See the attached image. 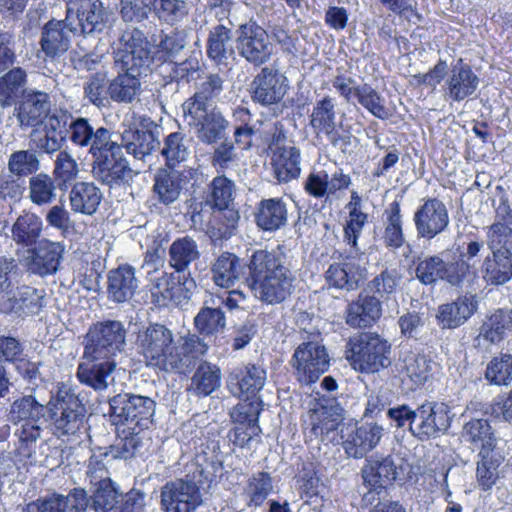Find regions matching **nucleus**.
Segmentation results:
<instances>
[{
    "instance_id": "obj_30",
    "label": "nucleus",
    "mask_w": 512,
    "mask_h": 512,
    "mask_svg": "<svg viewBox=\"0 0 512 512\" xmlns=\"http://www.w3.org/2000/svg\"><path fill=\"white\" fill-rule=\"evenodd\" d=\"M135 268L123 264L112 269L107 274V297L114 303L130 301L138 289Z\"/></svg>"
},
{
    "instance_id": "obj_6",
    "label": "nucleus",
    "mask_w": 512,
    "mask_h": 512,
    "mask_svg": "<svg viewBox=\"0 0 512 512\" xmlns=\"http://www.w3.org/2000/svg\"><path fill=\"white\" fill-rule=\"evenodd\" d=\"M109 417L112 424L149 429L153 424L156 402L148 396L122 392L108 400Z\"/></svg>"
},
{
    "instance_id": "obj_9",
    "label": "nucleus",
    "mask_w": 512,
    "mask_h": 512,
    "mask_svg": "<svg viewBox=\"0 0 512 512\" xmlns=\"http://www.w3.org/2000/svg\"><path fill=\"white\" fill-rule=\"evenodd\" d=\"M107 13L100 0H69L66 24L70 32L84 36L103 32Z\"/></svg>"
},
{
    "instance_id": "obj_23",
    "label": "nucleus",
    "mask_w": 512,
    "mask_h": 512,
    "mask_svg": "<svg viewBox=\"0 0 512 512\" xmlns=\"http://www.w3.org/2000/svg\"><path fill=\"white\" fill-rule=\"evenodd\" d=\"M11 419L18 426L15 435L18 437L17 455L23 465L30 464L32 455L30 444L32 443V396H24L16 400L11 408Z\"/></svg>"
},
{
    "instance_id": "obj_17",
    "label": "nucleus",
    "mask_w": 512,
    "mask_h": 512,
    "mask_svg": "<svg viewBox=\"0 0 512 512\" xmlns=\"http://www.w3.org/2000/svg\"><path fill=\"white\" fill-rule=\"evenodd\" d=\"M70 31L65 20H50L43 29L40 39L41 52L45 55L42 57L41 53H37L36 66L42 74L46 72L52 73L53 70L47 66V63H53L54 59L65 53L70 47Z\"/></svg>"
},
{
    "instance_id": "obj_25",
    "label": "nucleus",
    "mask_w": 512,
    "mask_h": 512,
    "mask_svg": "<svg viewBox=\"0 0 512 512\" xmlns=\"http://www.w3.org/2000/svg\"><path fill=\"white\" fill-rule=\"evenodd\" d=\"M382 316V302L375 295L361 292L345 310V321L352 328L373 326Z\"/></svg>"
},
{
    "instance_id": "obj_36",
    "label": "nucleus",
    "mask_w": 512,
    "mask_h": 512,
    "mask_svg": "<svg viewBox=\"0 0 512 512\" xmlns=\"http://www.w3.org/2000/svg\"><path fill=\"white\" fill-rule=\"evenodd\" d=\"M201 256L199 245L191 236L175 239L168 250V264L177 274L191 273L192 264Z\"/></svg>"
},
{
    "instance_id": "obj_54",
    "label": "nucleus",
    "mask_w": 512,
    "mask_h": 512,
    "mask_svg": "<svg viewBox=\"0 0 512 512\" xmlns=\"http://www.w3.org/2000/svg\"><path fill=\"white\" fill-rule=\"evenodd\" d=\"M348 206L350 208V220L347 222L344 228V239L351 247V249L354 250V253L357 254L359 251L357 241L362 232L364 224L367 222L368 215L360 211V197L355 192L352 193L351 201ZM349 257H354L352 250L349 252Z\"/></svg>"
},
{
    "instance_id": "obj_11",
    "label": "nucleus",
    "mask_w": 512,
    "mask_h": 512,
    "mask_svg": "<svg viewBox=\"0 0 512 512\" xmlns=\"http://www.w3.org/2000/svg\"><path fill=\"white\" fill-rule=\"evenodd\" d=\"M291 366L299 382L311 384L316 382L330 366V359L326 348L319 342H303L295 349Z\"/></svg>"
},
{
    "instance_id": "obj_1",
    "label": "nucleus",
    "mask_w": 512,
    "mask_h": 512,
    "mask_svg": "<svg viewBox=\"0 0 512 512\" xmlns=\"http://www.w3.org/2000/svg\"><path fill=\"white\" fill-rule=\"evenodd\" d=\"M211 274L213 282L222 288L244 280L255 298L267 305L283 303L295 290L296 277L280 251L256 250L248 264L234 253L223 252L213 262Z\"/></svg>"
},
{
    "instance_id": "obj_64",
    "label": "nucleus",
    "mask_w": 512,
    "mask_h": 512,
    "mask_svg": "<svg viewBox=\"0 0 512 512\" xmlns=\"http://www.w3.org/2000/svg\"><path fill=\"white\" fill-rule=\"evenodd\" d=\"M486 243L491 252L512 251V222H494L488 227Z\"/></svg>"
},
{
    "instance_id": "obj_14",
    "label": "nucleus",
    "mask_w": 512,
    "mask_h": 512,
    "mask_svg": "<svg viewBox=\"0 0 512 512\" xmlns=\"http://www.w3.org/2000/svg\"><path fill=\"white\" fill-rule=\"evenodd\" d=\"M160 498L164 512H195L203 504L199 486L188 479H174L165 483Z\"/></svg>"
},
{
    "instance_id": "obj_59",
    "label": "nucleus",
    "mask_w": 512,
    "mask_h": 512,
    "mask_svg": "<svg viewBox=\"0 0 512 512\" xmlns=\"http://www.w3.org/2000/svg\"><path fill=\"white\" fill-rule=\"evenodd\" d=\"M235 184L226 176L215 177L208 186L207 204L214 207H227L233 204Z\"/></svg>"
},
{
    "instance_id": "obj_46",
    "label": "nucleus",
    "mask_w": 512,
    "mask_h": 512,
    "mask_svg": "<svg viewBox=\"0 0 512 512\" xmlns=\"http://www.w3.org/2000/svg\"><path fill=\"white\" fill-rule=\"evenodd\" d=\"M87 503L85 490L73 489L67 496L52 495L51 497L39 500L37 512H85Z\"/></svg>"
},
{
    "instance_id": "obj_56",
    "label": "nucleus",
    "mask_w": 512,
    "mask_h": 512,
    "mask_svg": "<svg viewBox=\"0 0 512 512\" xmlns=\"http://www.w3.org/2000/svg\"><path fill=\"white\" fill-rule=\"evenodd\" d=\"M512 327V318L508 311L499 309L483 323L480 336L492 344L502 341Z\"/></svg>"
},
{
    "instance_id": "obj_38",
    "label": "nucleus",
    "mask_w": 512,
    "mask_h": 512,
    "mask_svg": "<svg viewBox=\"0 0 512 512\" xmlns=\"http://www.w3.org/2000/svg\"><path fill=\"white\" fill-rule=\"evenodd\" d=\"M481 273L491 286H499L512 279V251L491 252L485 257Z\"/></svg>"
},
{
    "instance_id": "obj_61",
    "label": "nucleus",
    "mask_w": 512,
    "mask_h": 512,
    "mask_svg": "<svg viewBox=\"0 0 512 512\" xmlns=\"http://www.w3.org/2000/svg\"><path fill=\"white\" fill-rule=\"evenodd\" d=\"M356 98L374 117L386 120L391 116L389 109L385 106V99L370 85L359 86L356 89Z\"/></svg>"
},
{
    "instance_id": "obj_48",
    "label": "nucleus",
    "mask_w": 512,
    "mask_h": 512,
    "mask_svg": "<svg viewBox=\"0 0 512 512\" xmlns=\"http://www.w3.org/2000/svg\"><path fill=\"white\" fill-rule=\"evenodd\" d=\"M158 151L164 158L165 165L169 169L173 170L189 158V140L181 132H172L160 141V148Z\"/></svg>"
},
{
    "instance_id": "obj_55",
    "label": "nucleus",
    "mask_w": 512,
    "mask_h": 512,
    "mask_svg": "<svg viewBox=\"0 0 512 512\" xmlns=\"http://www.w3.org/2000/svg\"><path fill=\"white\" fill-rule=\"evenodd\" d=\"M399 361L401 371L405 372L414 384L421 385L429 378L430 360L425 355L407 351L401 354Z\"/></svg>"
},
{
    "instance_id": "obj_52",
    "label": "nucleus",
    "mask_w": 512,
    "mask_h": 512,
    "mask_svg": "<svg viewBox=\"0 0 512 512\" xmlns=\"http://www.w3.org/2000/svg\"><path fill=\"white\" fill-rule=\"evenodd\" d=\"M221 385L220 368L207 361L201 362L191 378L189 390L197 396H208Z\"/></svg>"
},
{
    "instance_id": "obj_7",
    "label": "nucleus",
    "mask_w": 512,
    "mask_h": 512,
    "mask_svg": "<svg viewBox=\"0 0 512 512\" xmlns=\"http://www.w3.org/2000/svg\"><path fill=\"white\" fill-rule=\"evenodd\" d=\"M235 43L238 55L254 67L268 63L274 53L268 32L255 21L238 26Z\"/></svg>"
},
{
    "instance_id": "obj_20",
    "label": "nucleus",
    "mask_w": 512,
    "mask_h": 512,
    "mask_svg": "<svg viewBox=\"0 0 512 512\" xmlns=\"http://www.w3.org/2000/svg\"><path fill=\"white\" fill-rule=\"evenodd\" d=\"M32 269V249L17 250L16 258L0 257V312L13 309L12 298L6 292L14 283H19L24 274L30 276Z\"/></svg>"
},
{
    "instance_id": "obj_44",
    "label": "nucleus",
    "mask_w": 512,
    "mask_h": 512,
    "mask_svg": "<svg viewBox=\"0 0 512 512\" xmlns=\"http://www.w3.org/2000/svg\"><path fill=\"white\" fill-rule=\"evenodd\" d=\"M102 200L101 190L90 182H77L70 191V205L73 211L92 215Z\"/></svg>"
},
{
    "instance_id": "obj_58",
    "label": "nucleus",
    "mask_w": 512,
    "mask_h": 512,
    "mask_svg": "<svg viewBox=\"0 0 512 512\" xmlns=\"http://www.w3.org/2000/svg\"><path fill=\"white\" fill-rule=\"evenodd\" d=\"M152 7L158 20L168 25L183 21L189 13L185 0H153Z\"/></svg>"
},
{
    "instance_id": "obj_16",
    "label": "nucleus",
    "mask_w": 512,
    "mask_h": 512,
    "mask_svg": "<svg viewBox=\"0 0 512 512\" xmlns=\"http://www.w3.org/2000/svg\"><path fill=\"white\" fill-rule=\"evenodd\" d=\"M399 466L395 459L388 455L382 459L369 460L362 468L364 483L370 487L364 494L363 501L366 504H373L377 497L387 496V487L396 480Z\"/></svg>"
},
{
    "instance_id": "obj_51",
    "label": "nucleus",
    "mask_w": 512,
    "mask_h": 512,
    "mask_svg": "<svg viewBox=\"0 0 512 512\" xmlns=\"http://www.w3.org/2000/svg\"><path fill=\"white\" fill-rule=\"evenodd\" d=\"M62 247L48 240L34 242V273L41 276L55 273L58 269Z\"/></svg>"
},
{
    "instance_id": "obj_32",
    "label": "nucleus",
    "mask_w": 512,
    "mask_h": 512,
    "mask_svg": "<svg viewBox=\"0 0 512 512\" xmlns=\"http://www.w3.org/2000/svg\"><path fill=\"white\" fill-rule=\"evenodd\" d=\"M256 225L263 231L275 232L288 221V202L283 197L262 199L254 212Z\"/></svg>"
},
{
    "instance_id": "obj_26",
    "label": "nucleus",
    "mask_w": 512,
    "mask_h": 512,
    "mask_svg": "<svg viewBox=\"0 0 512 512\" xmlns=\"http://www.w3.org/2000/svg\"><path fill=\"white\" fill-rule=\"evenodd\" d=\"M343 409L338 404L320 405L310 414L311 433L321 441L339 443L338 429L342 424Z\"/></svg>"
},
{
    "instance_id": "obj_31",
    "label": "nucleus",
    "mask_w": 512,
    "mask_h": 512,
    "mask_svg": "<svg viewBox=\"0 0 512 512\" xmlns=\"http://www.w3.org/2000/svg\"><path fill=\"white\" fill-rule=\"evenodd\" d=\"M49 127L34 128V138L36 144V151H34V171L38 170L39 162L44 160L45 155L50 156L54 153H59L62 147L65 135H63L64 120L61 118H50L48 122Z\"/></svg>"
},
{
    "instance_id": "obj_2",
    "label": "nucleus",
    "mask_w": 512,
    "mask_h": 512,
    "mask_svg": "<svg viewBox=\"0 0 512 512\" xmlns=\"http://www.w3.org/2000/svg\"><path fill=\"white\" fill-rule=\"evenodd\" d=\"M136 346L147 366L180 374L192 370L209 349L204 338L196 334H188L175 341L173 332L158 323L138 332Z\"/></svg>"
},
{
    "instance_id": "obj_63",
    "label": "nucleus",
    "mask_w": 512,
    "mask_h": 512,
    "mask_svg": "<svg viewBox=\"0 0 512 512\" xmlns=\"http://www.w3.org/2000/svg\"><path fill=\"white\" fill-rule=\"evenodd\" d=\"M157 44L158 52L162 54L165 61L176 58L187 46V32L184 29H174L169 33L160 34Z\"/></svg>"
},
{
    "instance_id": "obj_28",
    "label": "nucleus",
    "mask_w": 512,
    "mask_h": 512,
    "mask_svg": "<svg viewBox=\"0 0 512 512\" xmlns=\"http://www.w3.org/2000/svg\"><path fill=\"white\" fill-rule=\"evenodd\" d=\"M476 295L465 294L450 303L438 307L436 319L442 329H455L462 326L477 311Z\"/></svg>"
},
{
    "instance_id": "obj_29",
    "label": "nucleus",
    "mask_w": 512,
    "mask_h": 512,
    "mask_svg": "<svg viewBox=\"0 0 512 512\" xmlns=\"http://www.w3.org/2000/svg\"><path fill=\"white\" fill-rule=\"evenodd\" d=\"M160 129L154 125L153 129H125L121 134L122 149L136 159L143 160L146 156L158 151L160 148Z\"/></svg>"
},
{
    "instance_id": "obj_40",
    "label": "nucleus",
    "mask_w": 512,
    "mask_h": 512,
    "mask_svg": "<svg viewBox=\"0 0 512 512\" xmlns=\"http://www.w3.org/2000/svg\"><path fill=\"white\" fill-rule=\"evenodd\" d=\"M194 328L198 336H214L222 333L226 328L225 313L217 305L216 299L206 300L194 317Z\"/></svg>"
},
{
    "instance_id": "obj_60",
    "label": "nucleus",
    "mask_w": 512,
    "mask_h": 512,
    "mask_svg": "<svg viewBox=\"0 0 512 512\" xmlns=\"http://www.w3.org/2000/svg\"><path fill=\"white\" fill-rule=\"evenodd\" d=\"M108 83L104 72L90 75L83 86L84 98L97 108L106 107L110 100L107 93Z\"/></svg>"
},
{
    "instance_id": "obj_24",
    "label": "nucleus",
    "mask_w": 512,
    "mask_h": 512,
    "mask_svg": "<svg viewBox=\"0 0 512 512\" xmlns=\"http://www.w3.org/2000/svg\"><path fill=\"white\" fill-rule=\"evenodd\" d=\"M479 83L480 79L471 66L459 59L449 69L443 89L448 99L461 102L477 91Z\"/></svg>"
},
{
    "instance_id": "obj_35",
    "label": "nucleus",
    "mask_w": 512,
    "mask_h": 512,
    "mask_svg": "<svg viewBox=\"0 0 512 512\" xmlns=\"http://www.w3.org/2000/svg\"><path fill=\"white\" fill-rule=\"evenodd\" d=\"M223 90V78L216 73L208 74L197 85L194 95L183 103V111L194 110L195 115L202 114V110L212 108L211 103L221 95Z\"/></svg>"
},
{
    "instance_id": "obj_4",
    "label": "nucleus",
    "mask_w": 512,
    "mask_h": 512,
    "mask_svg": "<svg viewBox=\"0 0 512 512\" xmlns=\"http://www.w3.org/2000/svg\"><path fill=\"white\" fill-rule=\"evenodd\" d=\"M127 329L119 320H103L93 323L83 339L82 359L96 362L101 359L117 361L126 349Z\"/></svg>"
},
{
    "instance_id": "obj_37",
    "label": "nucleus",
    "mask_w": 512,
    "mask_h": 512,
    "mask_svg": "<svg viewBox=\"0 0 512 512\" xmlns=\"http://www.w3.org/2000/svg\"><path fill=\"white\" fill-rule=\"evenodd\" d=\"M365 276L366 269L354 261L333 263L325 273L329 286L347 292L358 289Z\"/></svg>"
},
{
    "instance_id": "obj_47",
    "label": "nucleus",
    "mask_w": 512,
    "mask_h": 512,
    "mask_svg": "<svg viewBox=\"0 0 512 512\" xmlns=\"http://www.w3.org/2000/svg\"><path fill=\"white\" fill-rule=\"evenodd\" d=\"M213 219L207 229V234L212 241L228 239L234 234L240 219L239 212L228 204L227 207H214Z\"/></svg>"
},
{
    "instance_id": "obj_43",
    "label": "nucleus",
    "mask_w": 512,
    "mask_h": 512,
    "mask_svg": "<svg viewBox=\"0 0 512 512\" xmlns=\"http://www.w3.org/2000/svg\"><path fill=\"white\" fill-rule=\"evenodd\" d=\"M274 488L270 473L257 471L251 474L242 488L241 496L248 508L261 507Z\"/></svg>"
},
{
    "instance_id": "obj_10",
    "label": "nucleus",
    "mask_w": 512,
    "mask_h": 512,
    "mask_svg": "<svg viewBox=\"0 0 512 512\" xmlns=\"http://www.w3.org/2000/svg\"><path fill=\"white\" fill-rule=\"evenodd\" d=\"M53 407H47V410L54 420L56 430L62 435H73L83 426L85 406L66 385L58 387Z\"/></svg>"
},
{
    "instance_id": "obj_49",
    "label": "nucleus",
    "mask_w": 512,
    "mask_h": 512,
    "mask_svg": "<svg viewBox=\"0 0 512 512\" xmlns=\"http://www.w3.org/2000/svg\"><path fill=\"white\" fill-rule=\"evenodd\" d=\"M477 276V271L464 259V256H457L452 261L444 263L442 281L451 287L461 290L471 287Z\"/></svg>"
},
{
    "instance_id": "obj_33",
    "label": "nucleus",
    "mask_w": 512,
    "mask_h": 512,
    "mask_svg": "<svg viewBox=\"0 0 512 512\" xmlns=\"http://www.w3.org/2000/svg\"><path fill=\"white\" fill-rule=\"evenodd\" d=\"M335 103L331 97H324L316 102L311 114L310 125L318 133H325L334 147L347 145L349 137H342L335 132Z\"/></svg>"
},
{
    "instance_id": "obj_45",
    "label": "nucleus",
    "mask_w": 512,
    "mask_h": 512,
    "mask_svg": "<svg viewBox=\"0 0 512 512\" xmlns=\"http://www.w3.org/2000/svg\"><path fill=\"white\" fill-rule=\"evenodd\" d=\"M184 180L177 171L160 169L155 175L153 192L163 205L177 201L183 189Z\"/></svg>"
},
{
    "instance_id": "obj_3",
    "label": "nucleus",
    "mask_w": 512,
    "mask_h": 512,
    "mask_svg": "<svg viewBox=\"0 0 512 512\" xmlns=\"http://www.w3.org/2000/svg\"><path fill=\"white\" fill-rule=\"evenodd\" d=\"M119 42V48L113 53L117 76L109 81L107 93L116 103L131 104L141 93L140 77L152 69L153 46L137 27L127 28Z\"/></svg>"
},
{
    "instance_id": "obj_39",
    "label": "nucleus",
    "mask_w": 512,
    "mask_h": 512,
    "mask_svg": "<svg viewBox=\"0 0 512 512\" xmlns=\"http://www.w3.org/2000/svg\"><path fill=\"white\" fill-rule=\"evenodd\" d=\"M143 431L138 428L129 427L117 429V439L115 444L104 449V457L110 459H131L136 457L144 446Z\"/></svg>"
},
{
    "instance_id": "obj_5",
    "label": "nucleus",
    "mask_w": 512,
    "mask_h": 512,
    "mask_svg": "<svg viewBox=\"0 0 512 512\" xmlns=\"http://www.w3.org/2000/svg\"><path fill=\"white\" fill-rule=\"evenodd\" d=\"M346 358L361 372L375 373L391 365V344L376 333L350 338Z\"/></svg>"
},
{
    "instance_id": "obj_27",
    "label": "nucleus",
    "mask_w": 512,
    "mask_h": 512,
    "mask_svg": "<svg viewBox=\"0 0 512 512\" xmlns=\"http://www.w3.org/2000/svg\"><path fill=\"white\" fill-rule=\"evenodd\" d=\"M383 428L377 424L366 423L355 427L340 437L343 448L349 457L362 458L377 446L382 437ZM343 433V430H341Z\"/></svg>"
},
{
    "instance_id": "obj_8",
    "label": "nucleus",
    "mask_w": 512,
    "mask_h": 512,
    "mask_svg": "<svg viewBox=\"0 0 512 512\" xmlns=\"http://www.w3.org/2000/svg\"><path fill=\"white\" fill-rule=\"evenodd\" d=\"M93 177L104 185L121 187L133 180V170L118 142L93 158Z\"/></svg>"
},
{
    "instance_id": "obj_62",
    "label": "nucleus",
    "mask_w": 512,
    "mask_h": 512,
    "mask_svg": "<svg viewBox=\"0 0 512 512\" xmlns=\"http://www.w3.org/2000/svg\"><path fill=\"white\" fill-rule=\"evenodd\" d=\"M445 260L439 255L426 256L419 259L415 275L423 285H434L443 279Z\"/></svg>"
},
{
    "instance_id": "obj_50",
    "label": "nucleus",
    "mask_w": 512,
    "mask_h": 512,
    "mask_svg": "<svg viewBox=\"0 0 512 512\" xmlns=\"http://www.w3.org/2000/svg\"><path fill=\"white\" fill-rule=\"evenodd\" d=\"M383 215L385 216L384 245L391 250H397L405 243L400 203L398 201L390 203Z\"/></svg>"
},
{
    "instance_id": "obj_13",
    "label": "nucleus",
    "mask_w": 512,
    "mask_h": 512,
    "mask_svg": "<svg viewBox=\"0 0 512 512\" xmlns=\"http://www.w3.org/2000/svg\"><path fill=\"white\" fill-rule=\"evenodd\" d=\"M453 414L443 402H425L416 408V422L412 435L420 441L436 439L444 435L451 426Z\"/></svg>"
},
{
    "instance_id": "obj_34",
    "label": "nucleus",
    "mask_w": 512,
    "mask_h": 512,
    "mask_svg": "<svg viewBox=\"0 0 512 512\" xmlns=\"http://www.w3.org/2000/svg\"><path fill=\"white\" fill-rule=\"evenodd\" d=\"M117 367V361L101 359L96 362L85 360L77 368L76 376L80 383L95 391L106 390L114 378L113 372Z\"/></svg>"
},
{
    "instance_id": "obj_19",
    "label": "nucleus",
    "mask_w": 512,
    "mask_h": 512,
    "mask_svg": "<svg viewBox=\"0 0 512 512\" xmlns=\"http://www.w3.org/2000/svg\"><path fill=\"white\" fill-rule=\"evenodd\" d=\"M413 222L418 239L430 241L447 230L450 218L446 205L438 198H428L415 211Z\"/></svg>"
},
{
    "instance_id": "obj_18",
    "label": "nucleus",
    "mask_w": 512,
    "mask_h": 512,
    "mask_svg": "<svg viewBox=\"0 0 512 512\" xmlns=\"http://www.w3.org/2000/svg\"><path fill=\"white\" fill-rule=\"evenodd\" d=\"M251 99L261 106L280 103L289 89L287 77L277 68L265 66L251 82Z\"/></svg>"
},
{
    "instance_id": "obj_22",
    "label": "nucleus",
    "mask_w": 512,
    "mask_h": 512,
    "mask_svg": "<svg viewBox=\"0 0 512 512\" xmlns=\"http://www.w3.org/2000/svg\"><path fill=\"white\" fill-rule=\"evenodd\" d=\"M266 371L255 364L240 365L228 374L227 387L238 398L254 399L264 387Z\"/></svg>"
},
{
    "instance_id": "obj_57",
    "label": "nucleus",
    "mask_w": 512,
    "mask_h": 512,
    "mask_svg": "<svg viewBox=\"0 0 512 512\" xmlns=\"http://www.w3.org/2000/svg\"><path fill=\"white\" fill-rule=\"evenodd\" d=\"M462 436L466 441L481 447L479 454L489 453L492 450L491 426L485 419L470 420L464 425Z\"/></svg>"
},
{
    "instance_id": "obj_21",
    "label": "nucleus",
    "mask_w": 512,
    "mask_h": 512,
    "mask_svg": "<svg viewBox=\"0 0 512 512\" xmlns=\"http://www.w3.org/2000/svg\"><path fill=\"white\" fill-rule=\"evenodd\" d=\"M202 111L200 115H195L194 110L183 111L185 122L196 129L197 138L204 144L212 145L223 140L229 121L215 107Z\"/></svg>"
},
{
    "instance_id": "obj_15",
    "label": "nucleus",
    "mask_w": 512,
    "mask_h": 512,
    "mask_svg": "<svg viewBox=\"0 0 512 512\" xmlns=\"http://www.w3.org/2000/svg\"><path fill=\"white\" fill-rule=\"evenodd\" d=\"M70 118V141L80 148H86L93 158L117 143L112 140L113 132L110 129L85 117Z\"/></svg>"
},
{
    "instance_id": "obj_41",
    "label": "nucleus",
    "mask_w": 512,
    "mask_h": 512,
    "mask_svg": "<svg viewBox=\"0 0 512 512\" xmlns=\"http://www.w3.org/2000/svg\"><path fill=\"white\" fill-rule=\"evenodd\" d=\"M301 155L298 148L278 149L271 156L273 175L279 183H287L299 177L301 173Z\"/></svg>"
},
{
    "instance_id": "obj_53",
    "label": "nucleus",
    "mask_w": 512,
    "mask_h": 512,
    "mask_svg": "<svg viewBox=\"0 0 512 512\" xmlns=\"http://www.w3.org/2000/svg\"><path fill=\"white\" fill-rule=\"evenodd\" d=\"M91 495L87 497L85 492V500L87 508L95 512H116L120 503L122 492L114 481L104 483L99 487L90 489Z\"/></svg>"
},
{
    "instance_id": "obj_42",
    "label": "nucleus",
    "mask_w": 512,
    "mask_h": 512,
    "mask_svg": "<svg viewBox=\"0 0 512 512\" xmlns=\"http://www.w3.org/2000/svg\"><path fill=\"white\" fill-rule=\"evenodd\" d=\"M232 30L223 24H217L209 30L206 53L216 64H225L233 56Z\"/></svg>"
},
{
    "instance_id": "obj_12",
    "label": "nucleus",
    "mask_w": 512,
    "mask_h": 512,
    "mask_svg": "<svg viewBox=\"0 0 512 512\" xmlns=\"http://www.w3.org/2000/svg\"><path fill=\"white\" fill-rule=\"evenodd\" d=\"M27 81L26 72L20 67L10 69L0 77V104L10 106L17 98H22L17 103L15 115L21 126L32 125V93L27 92L24 86Z\"/></svg>"
}]
</instances>
